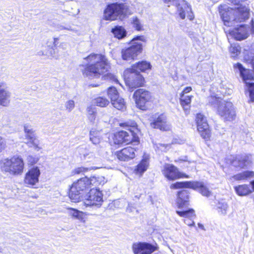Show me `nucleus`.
I'll return each instance as SVG.
<instances>
[{
  "instance_id": "680f3d73",
  "label": "nucleus",
  "mask_w": 254,
  "mask_h": 254,
  "mask_svg": "<svg viewBox=\"0 0 254 254\" xmlns=\"http://www.w3.org/2000/svg\"><path fill=\"white\" fill-rule=\"evenodd\" d=\"M58 41V38H54V43H55L56 41Z\"/></svg>"
},
{
  "instance_id": "0eeeda50",
  "label": "nucleus",
  "mask_w": 254,
  "mask_h": 254,
  "mask_svg": "<svg viewBox=\"0 0 254 254\" xmlns=\"http://www.w3.org/2000/svg\"><path fill=\"white\" fill-rule=\"evenodd\" d=\"M143 36H137L134 37L130 43V46L122 51V57L123 60H133L142 51V42H145Z\"/></svg>"
},
{
  "instance_id": "c9c22d12",
  "label": "nucleus",
  "mask_w": 254,
  "mask_h": 254,
  "mask_svg": "<svg viewBox=\"0 0 254 254\" xmlns=\"http://www.w3.org/2000/svg\"><path fill=\"white\" fill-rule=\"evenodd\" d=\"M24 131L25 133V137L29 140L36 137L34 129L32 128L30 125L26 124L24 125Z\"/></svg>"
},
{
  "instance_id": "2eb2a0df",
  "label": "nucleus",
  "mask_w": 254,
  "mask_h": 254,
  "mask_svg": "<svg viewBox=\"0 0 254 254\" xmlns=\"http://www.w3.org/2000/svg\"><path fill=\"white\" fill-rule=\"evenodd\" d=\"M157 250V246L147 243H137L132 245L134 254H151Z\"/></svg>"
},
{
  "instance_id": "39448f33",
  "label": "nucleus",
  "mask_w": 254,
  "mask_h": 254,
  "mask_svg": "<svg viewBox=\"0 0 254 254\" xmlns=\"http://www.w3.org/2000/svg\"><path fill=\"white\" fill-rule=\"evenodd\" d=\"M130 14L126 4L114 3L107 5L104 10V16L106 20L113 21L118 19L122 20Z\"/></svg>"
},
{
  "instance_id": "774afa93",
  "label": "nucleus",
  "mask_w": 254,
  "mask_h": 254,
  "mask_svg": "<svg viewBox=\"0 0 254 254\" xmlns=\"http://www.w3.org/2000/svg\"><path fill=\"white\" fill-rule=\"evenodd\" d=\"M98 117H99V116H97V118H97V120H98Z\"/></svg>"
},
{
  "instance_id": "4d7b16f0",
  "label": "nucleus",
  "mask_w": 254,
  "mask_h": 254,
  "mask_svg": "<svg viewBox=\"0 0 254 254\" xmlns=\"http://www.w3.org/2000/svg\"><path fill=\"white\" fill-rule=\"evenodd\" d=\"M38 54L39 56H44V55L48 56V55L47 52L44 53L43 51L39 52Z\"/></svg>"
},
{
  "instance_id": "603ef678",
  "label": "nucleus",
  "mask_w": 254,
  "mask_h": 254,
  "mask_svg": "<svg viewBox=\"0 0 254 254\" xmlns=\"http://www.w3.org/2000/svg\"><path fill=\"white\" fill-rule=\"evenodd\" d=\"M192 219H185L184 222L185 223L190 226H193L194 224V222L193 220H192Z\"/></svg>"
},
{
  "instance_id": "de8ad7c7",
  "label": "nucleus",
  "mask_w": 254,
  "mask_h": 254,
  "mask_svg": "<svg viewBox=\"0 0 254 254\" xmlns=\"http://www.w3.org/2000/svg\"><path fill=\"white\" fill-rule=\"evenodd\" d=\"M89 170V169L87 168H84V167H78L76 169H75L74 170L72 171V174L75 175V174H79L82 173L86 172Z\"/></svg>"
},
{
  "instance_id": "bb28decb",
  "label": "nucleus",
  "mask_w": 254,
  "mask_h": 254,
  "mask_svg": "<svg viewBox=\"0 0 254 254\" xmlns=\"http://www.w3.org/2000/svg\"><path fill=\"white\" fill-rule=\"evenodd\" d=\"M216 210L219 215L226 216L229 210L228 203L224 200L219 201L216 204Z\"/></svg>"
},
{
  "instance_id": "e433bc0d",
  "label": "nucleus",
  "mask_w": 254,
  "mask_h": 254,
  "mask_svg": "<svg viewBox=\"0 0 254 254\" xmlns=\"http://www.w3.org/2000/svg\"><path fill=\"white\" fill-rule=\"evenodd\" d=\"M177 213L181 217L188 219H193L195 217L194 211L192 209L187 210L177 211Z\"/></svg>"
},
{
  "instance_id": "338daca9",
  "label": "nucleus",
  "mask_w": 254,
  "mask_h": 254,
  "mask_svg": "<svg viewBox=\"0 0 254 254\" xmlns=\"http://www.w3.org/2000/svg\"><path fill=\"white\" fill-rule=\"evenodd\" d=\"M108 76H109L110 77L112 76V75L111 74L108 75Z\"/></svg>"
},
{
  "instance_id": "7c9ffc66",
  "label": "nucleus",
  "mask_w": 254,
  "mask_h": 254,
  "mask_svg": "<svg viewBox=\"0 0 254 254\" xmlns=\"http://www.w3.org/2000/svg\"><path fill=\"white\" fill-rule=\"evenodd\" d=\"M87 116L91 123H95L97 115H96V108L93 106H88L87 109Z\"/></svg>"
},
{
  "instance_id": "bf43d9fd",
  "label": "nucleus",
  "mask_w": 254,
  "mask_h": 254,
  "mask_svg": "<svg viewBox=\"0 0 254 254\" xmlns=\"http://www.w3.org/2000/svg\"><path fill=\"white\" fill-rule=\"evenodd\" d=\"M251 185L252 186V187H253V190H254V181L251 182Z\"/></svg>"
},
{
  "instance_id": "c85d7f7f",
  "label": "nucleus",
  "mask_w": 254,
  "mask_h": 254,
  "mask_svg": "<svg viewBox=\"0 0 254 254\" xmlns=\"http://www.w3.org/2000/svg\"><path fill=\"white\" fill-rule=\"evenodd\" d=\"M151 67V65L149 63L146 61H141L134 64L132 68L136 69V71L139 70L142 72H145L148 70H150Z\"/></svg>"
},
{
  "instance_id": "5701e85b",
  "label": "nucleus",
  "mask_w": 254,
  "mask_h": 254,
  "mask_svg": "<svg viewBox=\"0 0 254 254\" xmlns=\"http://www.w3.org/2000/svg\"><path fill=\"white\" fill-rule=\"evenodd\" d=\"M178 10L179 15L182 19H185L186 15H187L188 18L190 20H192L193 18V15L191 11V7L187 3L185 2L181 6H179Z\"/></svg>"
},
{
  "instance_id": "b1692460",
  "label": "nucleus",
  "mask_w": 254,
  "mask_h": 254,
  "mask_svg": "<svg viewBox=\"0 0 254 254\" xmlns=\"http://www.w3.org/2000/svg\"><path fill=\"white\" fill-rule=\"evenodd\" d=\"M236 18L234 19L236 21L242 22L249 17V10L246 7L239 8L236 11Z\"/></svg>"
},
{
  "instance_id": "6e6d98bb",
  "label": "nucleus",
  "mask_w": 254,
  "mask_h": 254,
  "mask_svg": "<svg viewBox=\"0 0 254 254\" xmlns=\"http://www.w3.org/2000/svg\"><path fill=\"white\" fill-rule=\"evenodd\" d=\"M235 4H238L242 0H228Z\"/></svg>"
},
{
  "instance_id": "473e14b6",
  "label": "nucleus",
  "mask_w": 254,
  "mask_h": 254,
  "mask_svg": "<svg viewBox=\"0 0 254 254\" xmlns=\"http://www.w3.org/2000/svg\"><path fill=\"white\" fill-rule=\"evenodd\" d=\"M67 210L68 215L71 216L72 218L79 220H82L83 219V212L72 208H68Z\"/></svg>"
},
{
  "instance_id": "4468645a",
  "label": "nucleus",
  "mask_w": 254,
  "mask_h": 254,
  "mask_svg": "<svg viewBox=\"0 0 254 254\" xmlns=\"http://www.w3.org/2000/svg\"><path fill=\"white\" fill-rule=\"evenodd\" d=\"M252 163V159L251 155L242 154L236 156L231 161L232 166L239 169H243L250 166Z\"/></svg>"
},
{
  "instance_id": "79ce46f5",
  "label": "nucleus",
  "mask_w": 254,
  "mask_h": 254,
  "mask_svg": "<svg viewBox=\"0 0 254 254\" xmlns=\"http://www.w3.org/2000/svg\"><path fill=\"white\" fill-rule=\"evenodd\" d=\"M220 13L221 18L224 21V24L225 25H229V22L231 19L229 15L230 12H229V11H224L223 10L221 9L220 11Z\"/></svg>"
},
{
  "instance_id": "a878e982",
  "label": "nucleus",
  "mask_w": 254,
  "mask_h": 254,
  "mask_svg": "<svg viewBox=\"0 0 254 254\" xmlns=\"http://www.w3.org/2000/svg\"><path fill=\"white\" fill-rule=\"evenodd\" d=\"M254 177V172L253 171H247L232 176L229 178V180L231 181H241Z\"/></svg>"
},
{
  "instance_id": "37998d69",
  "label": "nucleus",
  "mask_w": 254,
  "mask_h": 254,
  "mask_svg": "<svg viewBox=\"0 0 254 254\" xmlns=\"http://www.w3.org/2000/svg\"><path fill=\"white\" fill-rule=\"evenodd\" d=\"M240 47L238 45L232 44L229 51L233 57H235L240 53Z\"/></svg>"
},
{
  "instance_id": "6e6552de",
  "label": "nucleus",
  "mask_w": 254,
  "mask_h": 254,
  "mask_svg": "<svg viewBox=\"0 0 254 254\" xmlns=\"http://www.w3.org/2000/svg\"><path fill=\"white\" fill-rule=\"evenodd\" d=\"M126 84L129 88L133 89L142 86L144 79L138 71L134 68H128L125 71Z\"/></svg>"
},
{
  "instance_id": "f3484780",
  "label": "nucleus",
  "mask_w": 254,
  "mask_h": 254,
  "mask_svg": "<svg viewBox=\"0 0 254 254\" xmlns=\"http://www.w3.org/2000/svg\"><path fill=\"white\" fill-rule=\"evenodd\" d=\"M150 119L151 126L153 128H159L162 130H168L170 128V125L167 123L166 117L163 115H160L157 118L156 116Z\"/></svg>"
},
{
  "instance_id": "58836bf2",
  "label": "nucleus",
  "mask_w": 254,
  "mask_h": 254,
  "mask_svg": "<svg viewBox=\"0 0 254 254\" xmlns=\"http://www.w3.org/2000/svg\"><path fill=\"white\" fill-rule=\"evenodd\" d=\"M94 104L100 107H105L109 104V101L105 97H98L94 99Z\"/></svg>"
},
{
  "instance_id": "052dcab7",
  "label": "nucleus",
  "mask_w": 254,
  "mask_h": 254,
  "mask_svg": "<svg viewBox=\"0 0 254 254\" xmlns=\"http://www.w3.org/2000/svg\"><path fill=\"white\" fill-rule=\"evenodd\" d=\"M65 45H66L65 44L63 43V44L61 45V46H61L63 49H64V46H65Z\"/></svg>"
},
{
  "instance_id": "09e8293b",
  "label": "nucleus",
  "mask_w": 254,
  "mask_h": 254,
  "mask_svg": "<svg viewBox=\"0 0 254 254\" xmlns=\"http://www.w3.org/2000/svg\"><path fill=\"white\" fill-rule=\"evenodd\" d=\"M6 147L5 141L0 137V152H2Z\"/></svg>"
},
{
  "instance_id": "13d9d810",
  "label": "nucleus",
  "mask_w": 254,
  "mask_h": 254,
  "mask_svg": "<svg viewBox=\"0 0 254 254\" xmlns=\"http://www.w3.org/2000/svg\"><path fill=\"white\" fill-rule=\"evenodd\" d=\"M198 226L199 228H200V229H201L202 230H204V226L202 224H201L200 223H198Z\"/></svg>"
},
{
  "instance_id": "aec40b11",
  "label": "nucleus",
  "mask_w": 254,
  "mask_h": 254,
  "mask_svg": "<svg viewBox=\"0 0 254 254\" xmlns=\"http://www.w3.org/2000/svg\"><path fill=\"white\" fill-rule=\"evenodd\" d=\"M11 93L8 90L5 84L0 83V105L7 107L10 102Z\"/></svg>"
},
{
  "instance_id": "20e7f679",
  "label": "nucleus",
  "mask_w": 254,
  "mask_h": 254,
  "mask_svg": "<svg viewBox=\"0 0 254 254\" xmlns=\"http://www.w3.org/2000/svg\"><path fill=\"white\" fill-rule=\"evenodd\" d=\"M24 163L20 156H14L10 158H4L0 161L1 171L5 174L18 176L23 172Z\"/></svg>"
},
{
  "instance_id": "69168bd1",
  "label": "nucleus",
  "mask_w": 254,
  "mask_h": 254,
  "mask_svg": "<svg viewBox=\"0 0 254 254\" xmlns=\"http://www.w3.org/2000/svg\"><path fill=\"white\" fill-rule=\"evenodd\" d=\"M92 86L93 87H97L98 85H96V84H95V85H92Z\"/></svg>"
},
{
  "instance_id": "412c9836",
  "label": "nucleus",
  "mask_w": 254,
  "mask_h": 254,
  "mask_svg": "<svg viewBox=\"0 0 254 254\" xmlns=\"http://www.w3.org/2000/svg\"><path fill=\"white\" fill-rule=\"evenodd\" d=\"M189 194L187 190H182L178 192L177 204L179 208H183L189 205Z\"/></svg>"
},
{
  "instance_id": "dca6fc26",
  "label": "nucleus",
  "mask_w": 254,
  "mask_h": 254,
  "mask_svg": "<svg viewBox=\"0 0 254 254\" xmlns=\"http://www.w3.org/2000/svg\"><path fill=\"white\" fill-rule=\"evenodd\" d=\"M162 172L164 176L170 180H174L184 177L183 174L179 172L176 167L169 164L164 166Z\"/></svg>"
},
{
  "instance_id": "f03ea898",
  "label": "nucleus",
  "mask_w": 254,
  "mask_h": 254,
  "mask_svg": "<svg viewBox=\"0 0 254 254\" xmlns=\"http://www.w3.org/2000/svg\"><path fill=\"white\" fill-rule=\"evenodd\" d=\"M104 178L102 177H92L90 178L86 177L78 179L73 183L70 188L69 197L73 202H77L81 200L82 192L92 186H97L101 184Z\"/></svg>"
},
{
  "instance_id": "864d4df0",
  "label": "nucleus",
  "mask_w": 254,
  "mask_h": 254,
  "mask_svg": "<svg viewBox=\"0 0 254 254\" xmlns=\"http://www.w3.org/2000/svg\"><path fill=\"white\" fill-rule=\"evenodd\" d=\"M192 90V88L190 86L186 87L185 88V89L183 90L181 94H184L185 95L186 93H189L190 91H191Z\"/></svg>"
},
{
  "instance_id": "a18cd8bd",
  "label": "nucleus",
  "mask_w": 254,
  "mask_h": 254,
  "mask_svg": "<svg viewBox=\"0 0 254 254\" xmlns=\"http://www.w3.org/2000/svg\"><path fill=\"white\" fill-rule=\"evenodd\" d=\"M132 24L133 27L138 31H140L142 29V25L140 20L137 17H133L132 20Z\"/></svg>"
},
{
  "instance_id": "4be33fe9",
  "label": "nucleus",
  "mask_w": 254,
  "mask_h": 254,
  "mask_svg": "<svg viewBox=\"0 0 254 254\" xmlns=\"http://www.w3.org/2000/svg\"><path fill=\"white\" fill-rule=\"evenodd\" d=\"M149 165V157L144 155L140 162L136 166L134 172L135 174L140 176L147 170Z\"/></svg>"
},
{
  "instance_id": "8fccbe9b",
  "label": "nucleus",
  "mask_w": 254,
  "mask_h": 254,
  "mask_svg": "<svg viewBox=\"0 0 254 254\" xmlns=\"http://www.w3.org/2000/svg\"><path fill=\"white\" fill-rule=\"evenodd\" d=\"M27 161L29 164L32 165L37 162L38 159L33 157L32 156L29 155L27 157Z\"/></svg>"
},
{
  "instance_id": "f8f14e48",
  "label": "nucleus",
  "mask_w": 254,
  "mask_h": 254,
  "mask_svg": "<svg viewBox=\"0 0 254 254\" xmlns=\"http://www.w3.org/2000/svg\"><path fill=\"white\" fill-rule=\"evenodd\" d=\"M41 172L39 167L34 166L26 173L24 182L26 186L32 187L36 185L39 182V178Z\"/></svg>"
},
{
  "instance_id": "49530a36",
  "label": "nucleus",
  "mask_w": 254,
  "mask_h": 254,
  "mask_svg": "<svg viewBox=\"0 0 254 254\" xmlns=\"http://www.w3.org/2000/svg\"><path fill=\"white\" fill-rule=\"evenodd\" d=\"M156 147L161 151L166 152L171 148V146L170 144L159 143L156 145Z\"/></svg>"
},
{
  "instance_id": "6ab92c4d",
  "label": "nucleus",
  "mask_w": 254,
  "mask_h": 254,
  "mask_svg": "<svg viewBox=\"0 0 254 254\" xmlns=\"http://www.w3.org/2000/svg\"><path fill=\"white\" fill-rule=\"evenodd\" d=\"M249 27L241 25L230 32V35L237 40L241 41L246 39L249 36Z\"/></svg>"
},
{
  "instance_id": "7ed1b4c3",
  "label": "nucleus",
  "mask_w": 254,
  "mask_h": 254,
  "mask_svg": "<svg viewBox=\"0 0 254 254\" xmlns=\"http://www.w3.org/2000/svg\"><path fill=\"white\" fill-rule=\"evenodd\" d=\"M209 103L214 107L217 106V113L223 120L232 121L236 119V111L232 102L211 96L209 99Z\"/></svg>"
},
{
  "instance_id": "f257e3e1",
  "label": "nucleus",
  "mask_w": 254,
  "mask_h": 254,
  "mask_svg": "<svg viewBox=\"0 0 254 254\" xmlns=\"http://www.w3.org/2000/svg\"><path fill=\"white\" fill-rule=\"evenodd\" d=\"M84 60L87 65L82 70L84 76L92 79L98 78L108 71L110 64L106 57L102 54H91Z\"/></svg>"
},
{
  "instance_id": "c756f323",
  "label": "nucleus",
  "mask_w": 254,
  "mask_h": 254,
  "mask_svg": "<svg viewBox=\"0 0 254 254\" xmlns=\"http://www.w3.org/2000/svg\"><path fill=\"white\" fill-rule=\"evenodd\" d=\"M102 139L101 132L99 130L95 129H92L90 132V140L94 144H98L100 143Z\"/></svg>"
},
{
  "instance_id": "a19ab883",
  "label": "nucleus",
  "mask_w": 254,
  "mask_h": 254,
  "mask_svg": "<svg viewBox=\"0 0 254 254\" xmlns=\"http://www.w3.org/2000/svg\"><path fill=\"white\" fill-rule=\"evenodd\" d=\"M27 144H28L29 147H33L36 151H38L41 149L39 145V141L36 137L29 139Z\"/></svg>"
},
{
  "instance_id": "c03bdc74",
  "label": "nucleus",
  "mask_w": 254,
  "mask_h": 254,
  "mask_svg": "<svg viewBox=\"0 0 254 254\" xmlns=\"http://www.w3.org/2000/svg\"><path fill=\"white\" fill-rule=\"evenodd\" d=\"M64 107L68 112H71L75 107V102L73 100H68L65 102Z\"/></svg>"
},
{
  "instance_id": "ea45409f",
  "label": "nucleus",
  "mask_w": 254,
  "mask_h": 254,
  "mask_svg": "<svg viewBox=\"0 0 254 254\" xmlns=\"http://www.w3.org/2000/svg\"><path fill=\"white\" fill-rule=\"evenodd\" d=\"M107 94L111 101L119 97V93L117 89L114 87L111 86L109 87L107 91Z\"/></svg>"
},
{
  "instance_id": "9b49d317",
  "label": "nucleus",
  "mask_w": 254,
  "mask_h": 254,
  "mask_svg": "<svg viewBox=\"0 0 254 254\" xmlns=\"http://www.w3.org/2000/svg\"><path fill=\"white\" fill-rule=\"evenodd\" d=\"M103 202V193L99 189H92L86 195L84 203L87 206H101Z\"/></svg>"
},
{
  "instance_id": "5fc2aeb1",
  "label": "nucleus",
  "mask_w": 254,
  "mask_h": 254,
  "mask_svg": "<svg viewBox=\"0 0 254 254\" xmlns=\"http://www.w3.org/2000/svg\"><path fill=\"white\" fill-rule=\"evenodd\" d=\"M60 29H66V30H69V31H75V32H76L77 31L76 30H74V29H72L70 28V27H65L64 26H60Z\"/></svg>"
},
{
  "instance_id": "72a5a7b5",
  "label": "nucleus",
  "mask_w": 254,
  "mask_h": 254,
  "mask_svg": "<svg viewBox=\"0 0 254 254\" xmlns=\"http://www.w3.org/2000/svg\"><path fill=\"white\" fill-rule=\"evenodd\" d=\"M195 184L192 183V182H177L175 184H172L170 188L171 189H178L180 188H190L191 187H193Z\"/></svg>"
},
{
  "instance_id": "1a4fd4ad",
  "label": "nucleus",
  "mask_w": 254,
  "mask_h": 254,
  "mask_svg": "<svg viewBox=\"0 0 254 254\" xmlns=\"http://www.w3.org/2000/svg\"><path fill=\"white\" fill-rule=\"evenodd\" d=\"M234 66L239 69L241 76L246 84V90L249 92L250 100L252 102H254V83L250 82V81L253 80V76L251 71L244 68L240 63H237Z\"/></svg>"
},
{
  "instance_id": "0e129e2a",
  "label": "nucleus",
  "mask_w": 254,
  "mask_h": 254,
  "mask_svg": "<svg viewBox=\"0 0 254 254\" xmlns=\"http://www.w3.org/2000/svg\"><path fill=\"white\" fill-rule=\"evenodd\" d=\"M114 81H115L116 82H118V80L117 79H116V78H115V79H114Z\"/></svg>"
},
{
  "instance_id": "f704fd0d",
  "label": "nucleus",
  "mask_w": 254,
  "mask_h": 254,
  "mask_svg": "<svg viewBox=\"0 0 254 254\" xmlns=\"http://www.w3.org/2000/svg\"><path fill=\"white\" fill-rule=\"evenodd\" d=\"M192 97V96L185 95H184V94H181V96H180L181 105L183 107V108L185 111L188 110L189 107H187V108H185V106H187L190 104Z\"/></svg>"
},
{
  "instance_id": "9d476101",
  "label": "nucleus",
  "mask_w": 254,
  "mask_h": 254,
  "mask_svg": "<svg viewBox=\"0 0 254 254\" xmlns=\"http://www.w3.org/2000/svg\"><path fill=\"white\" fill-rule=\"evenodd\" d=\"M133 97L137 107L141 110H144L146 109V103L151 100L152 96L149 91L140 88L134 92Z\"/></svg>"
},
{
  "instance_id": "cd10ccee",
  "label": "nucleus",
  "mask_w": 254,
  "mask_h": 254,
  "mask_svg": "<svg viewBox=\"0 0 254 254\" xmlns=\"http://www.w3.org/2000/svg\"><path fill=\"white\" fill-rule=\"evenodd\" d=\"M236 193L239 196H246L252 192L250 187L246 184L238 185L234 187Z\"/></svg>"
},
{
  "instance_id": "423d86ee",
  "label": "nucleus",
  "mask_w": 254,
  "mask_h": 254,
  "mask_svg": "<svg viewBox=\"0 0 254 254\" xmlns=\"http://www.w3.org/2000/svg\"><path fill=\"white\" fill-rule=\"evenodd\" d=\"M123 125L129 128L127 129V131L122 130L115 134L113 137L114 143L115 144H121L123 143L129 144L132 142H138V138L135 133V131L137 130L136 124L131 122L130 125L127 123Z\"/></svg>"
},
{
  "instance_id": "4c0bfd02",
  "label": "nucleus",
  "mask_w": 254,
  "mask_h": 254,
  "mask_svg": "<svg viewBox=\"0 0 254 254\" xmlns=\"http://www.w3.org/2000/svg\"><path fill=\"white\" fill-rule=\"evenodd\" d=\"M115 37L118 39L124 38L126 34V30L122 27H116L112 30Z\"/></svg>"
},
{
  "instance_id": "a211bd4d",
  "label": "nucleus",
  "mask_w": 254,
  "mask_h": 254,
  "mask_svg": "<svg viewBox=\"0 0 254 254\" xmlns=\"http://www.w3.org/2000/svg\"><path fill=\"white\" fill-rule=\"evenodd\" d=\"M136 151V150L135 148L128 146L117 152L116 156L121 161H128L135 157Z\"/></svg>"
},
{
  "instance_id": "ddd939ff",
  "label": "nucleus",
  "mask_w": 254,
  "mask_h": 254,
  "mask_svg": "<svg viewBox=\"0 0 254 254\" xmlns=\"http://www.w3.org/2000/svg\"><path fill=\"white\" fill-rule=\"evenodd\" d=\"M196 122L198 132L201 136L204 139L210 136V130L206 118L201 114H197L196 116Z\"/></svg>"
},
{
  "instance_id": "e2e57ef3",
  "label": "nucleus",
  "mask_w": 254,
  "mask_h": 254,
  "mask_svg": "<svg viewBox=\"0 0 254 254\" xmlns=\"http://www.w3.org/2000/svg\"><path fill=\"white\" fill-rule=\"evenodd\" d=\"M79 10L78 9L77 10L76 14H78V13H79Z\"/></svg>"
},
{
  "instance_id": "2f4dec72",
  "label": "nucleus",
  "mask_w": 254,
  "mask_h": 254,
  "mask_svg": "<svg viewBox=\"0 0 254 254\" xmlns=\"http://www.w3.org/2000/svg\"><path fill=\"white\" fill-rule=\"evenodd\" d=\"M111 102L113 106L119 110L124 111L126 108L125 102L122 98L119 97Z\"/></svg>"
},
{
  "instance_id": "393cba45",
  "label": "nucleus",
  "mask_w": 254,
  "mask_h": 254,
  "mask_svg": "<svg viewBox=\"0 0 254 254\" xmlns=\"http://www.w3.org/2000/svg\"><path fill=\"white\" fill-rule=\"evenodd\" d=\"M192 183L196 185H194L193 187H191V189L197 190L203 196L208 197L211 195V191L207 187L204 185L202 182H192Z\"/></svg>"
},
{
  "instance_id": "3c124183",
  "label": "nucleus",
  "mask_w": 254,
  "mask_h": 254,
  "mask_svg": "<svg viewBox=\"0 0 254 254\" xmlns=\"http://www.w3.org/2000/svg\"><path fill=\"white\" fill-rule=\"evenodd\" d=\"M83 156H84V159H90L94 158V154L92 152L86 153L83 155Z\"/></svg>"
}]
</instances>
